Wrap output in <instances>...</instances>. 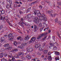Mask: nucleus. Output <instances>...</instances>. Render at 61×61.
<instances>
[{
  "label": "nucleus",
  "mask_w": 61,
  "mask_h": 61,
  "mask_svg": "<svg viewBox=\"0 0 61 61\" xmlns=\"http://www.w3.org/2000/svg\"><path fill=\"white\" fill-rule=\"evenodd\" d=\"M53 11L52 10H48L47 11V13L49 14L50 16H55V15H58L57 14H54V13H52Z\"/></svg>",
  "instance_id": "obj_1"
},
{
  "label": "nucleus",
  "mask_w": 61,
  "mask_h": 61,
  "mask_svg": "<svg viewBox=\"0 0 61 61\" xmlns=\"http://www.w3.org/2000/svg\"><path fill=\"white\" fill-rule=\"evenodd\" d=\"M33 12L34 13H33V14H34L35 15H36V14L37 16L38 17L40 16L41 15V13H40V11L39 10H37L35 9H34L33 10Z\"/></svg>",
  "instance_id": "obj_2"
},
{
  "label": "nucleus",
  "mask_w": 61,
  "mask_h": 61,
  "mask_svg": "<svg viewBox=\"0 0 61 61\" xmlns=\"http://www.w3.org/2000/svg\"><path fill=\"white\" fill-rule=\"evenodd\" d=\"M33 22L36 24H38L39 22L40 21V20H39L38 18L37 17H34L33 18Z\"/></svg>",
  "instance_id": "obj_3"
},
{
  "label": "nucleus",
  "mask_w": 61,
  "mask_h": 61,
  "mask_svg": "<svg viewBox=\"0 0 61 61\" xmlns=\"http://www.w3.org/2000/svg\"><path fill=\"white\" fill-rule=\"evenodd\" d=\"M48 34V33L47 32L41 34L37 37V39H40V38H43L44 36H45V35H47Z\"/></svg>",
  "instance_id": "obj_4"
},
{
  "label": "nucleus",
  "mask_w": 61,
  "mask_h": 61,
  "mask_svg": "<svg viewBox=\"0 0 61 61\" xmlns=\"http://www.w3.org/2000/svg\"><path fill=\"white\" fill-rule=\"evenodd\" d=\"M12 48V47L11 46H9L8 47H7L5 49H1V52H3L5 51V50H11Z\"/></svg>",
  "instance_id": "obj_5"
},
{
  "label": "nucleus",
  "mask_w": 61,
  "mask_h": 61,
  "mask_svg": "<svg viewBox=\"0 0 61 61\" xmlns=\"http://www.w3.org/2000/svg\"><path fill=\"white\" fill-rule=\"evenodd\" d=\"M36 38L35 37H32L30 40L28 42L29 44H30V43H32V42H34L36 41Z\"/></svg>",
  "instance_id": "obj_6"
},
{
  "label": "nucleus",
  "mask_w": 61,
  "mask_h": 61,
  "mask_svg": "<svg viewBox=\"0 0 61 61\" xmlns=\"http://www.w3.org/2000/svg\"><path fill=\"white\" fill-rule=\"evenodd\" d=\"M10 55H8V57L9 58H12L11 60L9 59L8 60V61H14L15 59L14 56H12L11 54H10Z\"/></svg>",
  "instance_id": "obj_7"
},
{
  "label": "nucleus",
  "mask_w": 61,
  "mask_h": 61,
  "mask_svg": "<svg viewBox=\"0 0 61 61\" xmlns=\"http://www.w3.org/2000/svg\"><path fill=\"white\" fill-rule=\"evenodd\" d=\"M8 40H11L12 39H13L14 38V36L12 35V34L10 33V34L8 35Z\"/></svg>",
  "instance_id": "obj_8"
},
{
  "label": "nucleus",
  "mask_w": 61,
  "mask_h": 61,
  "mask_svg": "<svg viewBox=\"0 0 61 61\" xmlns=\"http://www.w3.org/2000/svg\"><path fill=\"white\" fill-rule=\"evenodd\" d=\"M7 18H8L7 17V16H6L5 17H4L3 18L2 20H4L5 19V20H6L7 22H8V19H7Z\"/></svg>",
  "instance_id": "obj_9"
},
{
  "label": "nucleus",
  "mask_w": 61,
  "mask_h": 61,
  "mask_svg": "<svg viewBox=\"0 0 61 61\" xmlns=\"http://www.w3.org/2000/svg\"><path fill=\"white\" fill-rule=\"evenodd\" d=\"M29 36L28 35L25 38L24 40L25 41H28L29 39Z\"/></svg>",
  "instance_id": "obj_10"
},
{
  "label": "nucleus",
  "mask_w": 61,
  "mask_h": 61,
  "mask_svg": "<svg viewBox=\"0 0 61 61\" xmlns=\"http://www.w3.org/2000/svg\"><path fill=\"white\" fill-rule=\"evenodd\" d=\"M31 55L32 56H33V57H35L36 55V53L35 52H32L31 53Z\"/></svg>",
  "instance_id": "obj_11"
},
{
  "label": "nucleus",
  "mask_w": 61,
  "mask_h": 61,
  "mask_svg": "<svg viewBox=\"0 0 61 61\" xmlns=\"http://www.w3.org/2000/svg\"><path fill=\"white\" fill-rule=\"evenodd\" d=\"M41 46V44H36L35 46V47L36 48H38L39 46Z\"/></svg>",
  "instance_id": "obj_12"
},
{
  "label": "nucleus",
  "mask_w": 61,
  "mask_h": 61,
  "mask_svg": "<svg viewBox=\"0 0 61 61\" xmlns=\"http://www.w3.org/2000/svg\"><path fill=\"white\" fill-rule=\"evenodd\" d=\"M26 56L27 58V59H30L31 58V55H30V54L27 55Z\"/></svg>",
  "instance_id": "obj_13"
},
{
  "label": "nucleus",
  "mask_w": 61,
  "mask_h": 61,
  "mask_svg": "<svg viewBox=\"0 0 61 61\" xmlns=\"http://www.w3.org/2000/svg\"><path fill=\"white\" fill-rule=\"evenodd\" d=\"M5 40V38L4 37L1 38L0 39V42H3Z\"/></svg>",
  "instance_id": "obj_14"
},
{
  "label": "nucleus",
  "mask_w": 61,
  "mask_h": 61,
  "mask_svg": "<svg viewBox=\"0 0 61 61\" xmlns=\"http://www.w3.org/2000/svg\"><path fill=\"white\" fill-rule=\"evenodd\" d=\"M39 17V20H40H40H42L44 19V17L43 16H40Z\"/></svg>",
  "instance_id": "obj_15"
},
{
  "label": "nucleus",
  "mask_w": 61,
  "mask_h": 61,
  "mask_svg": "<svg viewBox=\"0 0 61 61\" xmlns=\"http://www.w3.org/2000/svg\"><path fill=\"white\" fill-rule=\"evenodd\" d=\"M4 54H5L4 52H2V53L0 54V57H3V56H4Z\"/></svg>",
  "instance_id": "obj_16"
},
{
  "label": "nucleus",
  "mask_w": 61,
  "mask_h": 61,
  "mask_svg": "<svg viewBox=\"0 0 61 61\" xmlns=\"http://www.w3.org/2000/svg\"><path fill=\"white\" fill-rule=\"evenodd\" d=\"M32 60L33 61H40L38 60V59L37 58H35L34 59H33Z\"/></svg>",
  "instance_id": "obj_17"
},
{
  "label": "nucleus",
  "mask_w": 61,
  "mask_h": 61,
  "mask_svg": "<svg viewBox=\"0 0 61 61\" xmlns=\"http://www.w3.org/2000/svg\"><path fill=\"white\" fill-rule=\"evenodd\" d=\"M9 45V44L8 43L5 44L4 45V47H6L7 46H8Z\"/></svg>",
  "instance_id": "obj_18"
},
{
  "label": "nucleus",
  "mask_w": 61,
  "mask_h": 61,
  "mask_svg": "<svg viewBox=\"0 0 61 61\" xmlns=\"http://www.w3.org/2000/svg\"><path fill=\"white\" fill-rule=\"evenodd\" d=\"M55 55H58V56H59V54H60V53H59V52H57L56 51L55 52Z\"/></svg>",
  "instance_id": "obj_19"
},
{
  "label": "nucleus",
  "mask_w": 61,
  "mask_h": 61,
  "mask_svg": "<svg viewBox=\"0 0 61 61\" xmlns=\"http://www.w3.org/2000/svg\"><path fill=\"white\" fill-rule=\"evenodd\" d=\"M26 45H27V43L26 42H23L21 44L22 46H26Z\"/></svg>",
  "instance_id": "obj_20"
},
{
  "label": "nucleus",
  "mask_w": 61,
  "mask_h": 61,
  "mask_svg": "<svg viewBox=\"0 0 61 61\" xmlns=\"http://www.w3.org/2000/svg\"><path fill=\"white\" fill-rule=\"evenodd\" d=\"M18 48H21V49H22V48H23L24 47L23 46L20 45L18 46Z\"/></svg>",
  "instance_id": "obj_21"
},
{
  "label": "nucleus",
  "mask_w": 61,
  "mask_h": 61,
  "mask_svg": "<svg viewBox=\"0 0 61 61\" xmlns=\"http://www.w3.org/2000/svg\"><path fill=\"white\" fill-rule=\"evenodd\" d=\"M55 59L56 61H57V60H59V56H58L57 57H55Z\"/></svg>",
  "instance_id": "obj_22"
},
{
  "label": "nucleus",
  "mask_w": 61,
  "mask_h": 61,
  "mask_svg": "<svg viewBox=\"0 0 61 61\" xmlns=\"http://www.w3.org/2000/svg\"><path fill=\"white\" fill-rule=\"evenodd\" d=\"M13 44L14 45V46H17V43L16 41H15L14 42Z\"/></svg>",
  "instance_id": "obj_23"
},
{
  "label": "nucleus",
  "mask_w": 61,
  "mask_h": 61,
  "mask_svg": "<svg viewBox=\"0 0 61 61\" xmlns=\"http://www.w3.org/2000/svg\"><path fill=\"white\" fill-rule=\"evenodd\" d=\"M34 51V49L33 48H30V52H31Z\"/></svg>",
  "instance_id": "obj_24"
},
{
  "label": "nucleus",
  "mask_w": 61,
  "mask_h": 61,
  "mask_svg": "<svg viewBox=\"0 0 61 61\" xmlns=\"http://www.w3.org/2000/svg\"><path fill=\"white\" fill-rule=\"evenodd\" d=\"M48 60L50 61V60H52V58L51 57V56H50L48 57Z\"/></svg>",
  "instance_id": "obj_25"
},
{
  "label": "nucleus",
  "mask_w": 61,
  "mask_h": 61,
  "mask_svg": "<svg viewBox=\"0 0 61 61\" xmlns=\"http://www.w3.org/2000/svg\"><path fill=\"white\" fill-rule=\"evenodd\" d=\"M32 15L31 14H29L28 15V17L29 18H30L32 17Z\"/></svg>",
  "instance_id": "obj_26"
},
{
  "label": "nucleus",
  "mask_w": 61,
  "mask_h": 61,
  "mask_svg": "<svg viewBox=\"0 0 61 61\" xmlns=\"http://www.w3.org/2000/svg\"><path fill=\"white\" fill-rule=\"evenodd\" d=\"M26 51L27 52H30V49H29L28 48H27L26 49Z\"/></svg>",
  "instance_id": "obj_27"
},
{
  "label": "nucleus",
  "mask_w": 61,
  "mask_h": 61,
  "mask_svg": "<svg viewBox=\"0 0 61 61\" xmlns=\"http://www.w3.org/2000/svg\"><path fill=\"white\" fill-rule=\"evenodd\" d=\"M47 37V36H45L43 38H42V40H45L46 39V37Z\"/></svg>",
  "instance_id": "obj_28"
},
{
  "label": "nucleus",
  "mask_w": 61,
  "mask_h": 61,
  "mask_svg": "<svg viewBox=\"0 0 61 61\" xmlns=\"http://www.w3.org/2000/svg\"><path fill=\"white\" fill-rule=\"evenodd\" d=\"M21 24H22V25H21V26H24V25H25V23H24V22H22L21 23Z\"/></svg>",
  "instance_id": "obj_29"
},
{
  "label": "nucleus",
  "mask_w": 61,
  "mask_h": 61,
  "mask_svg": "<svg viewBox=\"0 0 61 61\" xmlns=\"http://www.w3.org/2000/svg\"><path fill=\"white\" fill-rule=\"evenodd\" d=\"M55 23H58V19H57V18L55 19Z\"/></svg>",
  "instance_id": "obj_30"
},
{
  "label": "nucleus",
  "mask_w": 61,
  "mask_h": 61,
  "mask_svg": "<svg viewBox=\"0 0 61 61\" xmlns=\"http://www.w3.org/2000/svg\"><path fill=\"white\" fill-rule=\"evenodd\" d=\"M30 9H31L30 8H29V9H27V11L26 13H28V12H29Z\"/></svg>",
  "instance_id": "obj_31"
},
{
  "label": "nucleus",
  "mask_w": 61,
  "mask_h": 61,
  "mask_svg": "<svg viewBox=\"0 0 61 61\" xmlns=\"http://www.w3.org/2000/svg\"><path fill=\"white\" fill-rule=\"evenodd\" d=\"M39 51H42V50H43V49L41 47H39Z\"/></svg>",
  "instance_id": "obj_32"
},
{
  "label": "nucleus",
  "mask_w": 61,
  "mask_h": 61,
  "mask_svg": "<svg viewBox=\"0 0 61 61\" xmlns=\"http://www.w3.org/2000/svg\"><path fill=\"white\" fill-rule=\"evenodd\" d=\"M44 52L45 54H46L47 53V51L45 50L44 51Z\"/></svg>",
  "instance_id": "obj_33"
},
{
  "label": "nucleus",
  "mask_w": 61,
  "mask_h": 61,
  "mask_svg": "<svg viewBox=\"0 0 61 61\" xmlns=\"http://www.w3.org/2000/svg\"><path fill=\"white\" fill-rule=\"evenodd\" d=\"M37 28L36 26L34 28V30L36 31L37 30H38V29H37Z\"/></svg>",
  "instance_id": "obj_34"
},
{
  "label": "nucleus",
  "mask_w": 61,
  "mask_h": 61,
  "mask_svg": "<svg viewBox=\"0 0 61 61\" xmlns=\"http://www.w3.org/2000/svg\"><path fill=\"white\" fill-rule=\"evenodd\" d=\"M27 58L26 57H23V60H25Z\"/></svg>",
  "instance_id": "obj_35"
},
{
  "label": "nucleus",
  "mask_w": 61,
  "mask_h": 61,
  "mask_svg": "<svg viewBox=\"0 0 61 61\" xmlns=\"http://www.w3.org/2000/svg\"><path fill=\"white\" fill-rule=\"evenodd\" d=\"M44 21H47V18H43Z\"/></svg>",
  "instance_id": "obj_36"
},
{
  "label": "nucleus",
  "mask_w": 61,
  "mask_h": 61,
  "mask_svg": "<svg viewBox=\"0 0 61 61\" xmlns=\"http://www.w3.org/2000/svg\"><path fill=\"white\" fill-rule=\"evenodd\" d=\"M21 53L20 52L18 53V56H21Z\"/></svg>",
  "instance_id": "obj_37"
},
{
  "label": "nucleus",
  "mask_w": 61,
  "mask_h": 61,
  "mask_svg": "<svg viewBox=\"0 0 61 61\" xmlns=\"http://www.w3.org/2000/svg\"><path fill=\"white\" fill-rule=\"evenodd\" d=\"M42 26V23H39V26L40 27H41Z\"/></svg>",
  "instance_id": "obj_38"
},
{
  "label": "nucleus",
  "mask_w": 61,
  "mask_h": 61,
  "mask_svg": "<svg viewBox=\"0 0 61 61\" xmlns=\"http://www.w3.org/2000/svg\"><path fill=\"white\" fill-rule=\"evenodd\" d=\"M21 37L19 36L17 37V40H19V39H21Z\"/></svg>",
  "instance_id": "obj_39"
},
{
  "label": "nucleus",
  "mask_w": 61,
  "mask_h": 61,
  "mask_svg": "<svg viewBox=\"0 0 61 61\" xmlns=\"http://www.w3.org/2000/svg\"><path fill=\"white\" fill-rule=\"evenodd\" d=\"M2 60H3V61H7V60L5 59V58H3Z\"/></svg>",
  "instance_id": "obj_40"
},
{
  "label": "nucleus",
  "mask_w": 61,
  "mask_h": 61,
  "mask_svg": "<svg viewBox=\"0 0 61 61\" xmlns=\"http://www.w3.org/2000/svg\"><path fill=\"white\" fill-rule=\"evenodd\" d=\"M1 13L2 14H4L5 13V11L4 10H2L1 12Z\"/></svg>",
  "instance_id": "obj_41"
},
{
  "label": "nucleus",
  "mask_w": 61,
  "mask_h": 61,
  "mask_svg": "<svg viewBox=\"0 0 61 61\" xmlns=\"http://www.w3.org/2000/svg\"><path fill=\"white\" fill-rule=\"evenodd\" d=\"M57 33V35L60 38L61 37V36H60V35H61V34L59 35V33Z\"/></svg>",
  "instance_id": "obj_42"
},
{
  "label": "nucleus",
  "mask_w": 61,
  "mask_h": 61,
  "mask_svg": "<svg viewBox=\"0 0 61 61\" xmlns=\"http://www.w3.org/2000/svg\"><path fill=\"white\" fill-rule=\"evenodd\" d=\"M48 28H45V29H44V31H48Z\"/></svg>",
  "instance_id": "obj_43"
},
{
  "label": "nucleus",
  "mask_w": 61,
  "mask_h": 61,
  "mask_svg": "<svg viewBox=\"0 0 61 61\" xmlns=\"http://www.w3.org/2000/svg\"><path fill=\"white\" fill-rule=\"evenodd\" d=\"M18 49H17L14 48V51L15 52H16V51H18Z\"/></svg>",
  "instance_id": "obj_44"
},
{
  "label": "nucleus",
  "mask_w": 61,
  "mask_h": 61,
  "mask_svg": "<svg viewBox=\"0 0 61 61\" xmlns=\"http://www.w3.org/2000/svg\"><path fill=\"white\" fill-rule=\"evenodd\" d=\"M24 53L23 52H22L21 53V56H24Z\"/></svg>",
  "instance_id": "obj_45"
},
{
  "label": "nucleus",
  "mask_w": 61,
  "mask_h": 61,
  "mask_svg": "<svg viewBox=\"0 0 61 61\" xmlns=\"http://www.w3.org/2000/svg\"><path fill=\"white\" fill-rule=\"evenodd\" d=\"M9 3H10V4H12V0H9Z\"/></svg>",
  "instance_id": "obj_46"
},
{
  "label": "nucleus",
  "mask_w": 61,
  "mask_h": 61,
  "mask_svg": "<svg viewBox=\"0 0 61 61\" xmlns=\"http://www.w3.org/2000/svg\"><path fill=\"white\" fill-rule=\"evenodd\" d=\"M4 54V56H7V55H8V54L7 53H5Z\"/></svg>",
  "instance_id": "obj_47"
},
{
  "label": "nucleus",
  "mask_w": 61,
  "mask_h": 61,
  "mask_svg": "<svg viewBox=\"0 0 61 61\" xmlns=\"http://www.w3.org/2000/svg\"><path fill=\"white\" fill-rule=\"evenodd\" d=\"M44 29V28H41L40 29V31L41 32L42 30H43V29Z\"/></svg>",
  "instance_id": "obj_48"
},
{
  "label": "nucleus",
  "mask_w": 61,
  "mask_h": 61,
  "mask_svg": "<svg viewBox=\"0 0 61 61\" xmlns=\"http://www.w3.org/2000/svg\"><path fill=\"white\" fill-rule=\"evenodd\" d=\"M51 52H49L48 53V56H50V55H51Z\"/></svg>",
  "instance_id": "obj_49"
},
{
  "label": "nucleus",
  "mask_w": 61,
  "mask_h": 61,
  "mask_svg": "<svg viewBox=\"0 0 61 61\" xmlns=\"http://www.w3.org/2000/svg\"><path fill=\"white\" fill-rule=\"evenodd\" d=\"M53 49L55 50H56V49H57V47H54L53 48Z\"/></svg>",
  "instance_id": "obj_50"
},
{
  "label": "nucleus",
  "mask_w": 61,
  "mask_h": 61,
  "mask_svg": "<svg viewBox=\"0 0 61 61\" xmlns=\"http://www.w3.org/2000/svg\"><path fill=\"white\" fill-rule=\"evenodd\" d=\"M57 4H58V5H61V3L60 2L58 3Z\"/></svg>",
  "instance_id": "obj_51"
},
{
  "label": "nucleus",
  "mask_w": 61,
  "mask_h": 61,
  "mask_svg": "<svg viewBox=\"0 0 61 61\" xmlns=\"http://www.w3.org/2000/svg\"><path fill=\"white\" fill-rule=\"evenodd\" d=\"M6 7L7 8H8V9L9 8V6L8 5H7L6 6Z\"/></svg>",
  "instance_id": "obj_52"
},
{
  "label": "nucleus",
  "mask_w": 61,
  "mask_h": 61,
  "mask_svg": "<svg viewBox=\"0 0 61 61\" xmlns=\"http://www.w3.org/2000/svg\"><path fill=\"white\" fill-rule=\"evenodd\" d=\"M41 4L42 5H44L45 4V3H44V2L42 1L41 2Z\"/></svg>",
  "instance_id": "obj_53"
},
{
  "label": "nucleus",
  "mask_w": 61,
  "mask_h": 61,
  "mask_svg": "<svg viewBox=\"0 0 61 61\" xmlns=\"http://www.w3.org/2000/svg\"><path fill=\"white\" fill-rule=\"evenodd\" d=\"M39 8L40 9H42V8H43V7L41 5L40 6H39Z\"/></svg>",
  "instance_id": "obj_54"
},
{
  "label": "nucleus",
  "mask_w": 61,
  "mask_h": 61,
  "mask_svg": "<svg viewBox=\"0 0 61 61\" xmlns=\"http://www.w3.org/2000/svg\"><path fill=\"white\" fill-rule=\"evenodd\" d=\"M11 52H15V50H14V48L12 50H11Z\"/></svg>",
  "instance_id": "obj_55"
},
{
  "label": "nucleus",
  "mask_w": 61,
  "mask_h": 61,
  "mask_svg": "<svg viewBox=\"0 0 61 61\" xmlns=\"http://www.w3.org/2000/svg\"><path fill=\"white\" fill-rule=\"evenodd\" d=\"M35 4V2H32L31 3V5H34V4Z\"/></svg>",
  "instance_id": "obj_56"
},
{
  "label": "nucleus",
  "mask_w": 61,
  "mask_h": 61,
  "mask_svg": "<svg viewBox=\"0 0 61 61\" xmlns=\"http://www.w3.org/2000/svg\"><path fill=\"white\" fill-rule=\"evenodd\" d=\"M45 55H42L41 56V57H42V58H44V57H45Z\"/></svg>",
  "instance_id": "obj_57"
},
{
  "label": "nucleus",
  "mask_w": 61,
  "mask_h": 61,
  "mask_svg": "<svg viewBox=\"0 0 61 61\" xmlns=\"http://www.w3.org/2000/svg\"><path fill=\"white\" fill-rule=\"evenodd\" d=\"M15 2V3H16V4H19V2L17 1H16Z\"/></svg>",
  "instance_id": "obj_58"
},
{
  "label": "nucleus",
  "mask_w": 61,
  "mask_h": 61,
  "mask_svg": "<svg viewBox=\"0 0 61 61\" xmlns=\"http://www.w3.org/2000/svg\"><path fill=\"white\" fill-rule=\"evenodd\" d=\"M15 57H16V58H18V55H16Z\"/></svg>",
  "instance_id": "obj_59"
},
{
  "label": "nucleus",
  "mask_w": 61,
  "mask_h": 61,
  "mask_svg": "<svg viewBox=\"0 0 61 61\" xmlns=\"http://www.w3.org/2000/svg\"><path fill=\"white\" fill-rule=\"evenodd\" d=\"M41 16H43V18H44V17H45V15L44 14H43Z\"/></svg>",
  "instance_id": "obj_60"
},
{
  "label": "nucleus",
  "mask_w": 61,
  "mask_h": 61,
  "mask_svg": "<svg viewBox=\"0 0 61 61\" xmlns=\"http://www.w3.org/2000/svg\"><path fill=\"white\" fill-rule=\"evenodd\" d=\"M50 45H51V46H54V44H52V43H50Z\"/></svg>",
  "instance_id": "obj_61"
},
{
  "label": "nucleus",
  "mask_w": 61,
  "mask_h": 61,
  "mask_svg": "<svg viewBox=\"0 0 61 61\" xmlns=\"http://www.w3.org/2000/svg\"><path fill=\"white\" fill-rule=\"evenodd\" d=\"M2 28H3V26H2V25H0V29H1Z\"/></svg>",
  "instance_id": "obj_62"
},
{
  "label": "nucleus",
  "mask_w": 61,
  "mask_h": 61,
  "mask_svg": "<svg viewBox=\"0 0 61 61\" xmlns=\"http://www.w3.org/2000/svg\"><path fill=\"white\" fill-rule=\"evenodd\" d=\"M21 6V5H20V4H19L17 6H16V7H20Z\"/></svg>",
  "instance_id": "obj_63"
},
{
  "label": "nucleus",
  "mask_w": 61,
  "mask_h": 61,
  "mask_svg": "<svg viewBox=\"0 0 61 61\" xmlns=\"http://www.w3.org/2000/svg\"><path fill=\"white\" fill-rule=\"evenodd\" d=\"M46 44L45 43H44L43 44H42V45L43 46H45L46 45Z\"/></svg>",
  "instance_id": "obj_64"
}]
</instances>
